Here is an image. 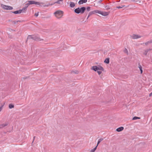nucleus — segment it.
<instances>
[{
    "label": "nucleus",
    "mask_w": 152,
    "mask_h": 152,
    "mask_svg": "<svg viewBox=\"0 0 152 152\" xmlns=\"http://www.w3.org/2000/svg\"><path fill=\"white\" fill-rule=\"evenodd\" d=\"M86 10V7H82L80 8L78 7L74 10V12L77 14L80 13L83 14Z\"/></svg>",
    "instance_id": "f257e3e1"
},
{
    "label": "nucleus",
    "mask_w": 152,
    "mask_h": 152,
    "mask_svg": "<svg viewBox=\"0 0 152 152\" xmlns=\"http://www.w3.org/2000/svg\"><path fill=\"white\" fill-rule=\"evenodd\" d=\"M32 39L36 41H40L41 40H43V39H40L37 36L34 35H28V36L27 39ZM27 41V40L26 42Z\"/></svg>",
    "instance_id": "f03ea898"
},
{
    "label": "nucleus",
    "mask_w": 152,
    "mask_h": 152,
    "mask_svg": "<svg viewBox=\"0 0 152 152\" xmlns=\"http://www.w3.org/2000/svg\"><path fill=\"white\" fill-rule=\"evenodd\" d=\"M63 11L60 10L56 11L54 13L55 16L58 18H61L63 15Z\"/></svg>",
    "instance_id": "7ed1b4c3"
},
{
    "label": "nucleus",
    "mask_w": 152,
    "mask_h": 152,
    "mask_svg": "<svg viewBox=\"0 0 152 152\" xmlns=\"http://www.w3.org/2000/svg\"><path fill=\"white\" fill-rule=\"evenodd\" d=\"M1 6L4 10H12L13 8L12 7L3 4H1Z\"/></svg>",
    "instance_id": "20e7f679"
},
{
    "label": "nucleus",
    "mask_w": 152,
    "mask_h": 152,
    "mask_svg": "<svg viewBox=\"0 0 152 152\" xmlns=\"http://www.w3.org/2000/svg\"><path fill=\"white\" fill-rule=\"evenodd\" d=\"M28 3L30 5L32 4H37L39 5V6L41 5V4H43L42 3H41L38 2H36L35 1H28Z\"/></svg>",
    "instance_id": "39448f33"
},
{
    "label": "nucleus",
    "mask_w": 152,
    "mask_h": 152,
    "mask_svg": "<svg viewBox=\"0 0 152 152\" xmlns=\"http://www.w3.org/2000/svg\"><path fill=\"white\" fill-rule=\"evenodd\" d=\"M97 13L100 14L104 16H106L108 15V13L107 12H102L98 10L97 11Z\"/></svg>",
    "instance_id": "423d86ee"
},
{
    "label": "nucleus",
    "mask_w": 152,
    "mask_h": 152,
    "mask_svg": "<svg viewBox=\"0 0 152 152\" xmlns=\"http://www.w3.org/2000/svg\"><path fill=\"white\" fill-rule=\"evenodd\" d=\"M91 69L94 70V71L96 72L98 70V67H97V66H93L91 68Z\"/></svg>",
    "instance_id": "0eeeda50"
},
{
    "label": "nucleus",
    "mask_w": 152,
    "mask_h": 152,
    "mask_svg": "<svg viewBox=\"0 0 152 152\" xmlns=\"http://www.w3.org/2000/svg\"><path fill=\"white\" fill-rule=\"evenodd\" d=\"M98 10H95L93 11H91L89 12L88 14L90 15V16H91L93 14H95V13H97Z\"/></svg>",
    "instance_id": "6e6552de"
},
{
    "label": "nucleus",
    "mask_w": 152,
    "mask_h": 152,
    "mask_svg": "<svg viewBox=\"0 0 152 152\" xmlns=\"http://www.w3.org/2000/svg\"><path fill=\"white\" fill-rule=\"evenodd\" d=\"M141 37V36H139L136 34H133L132 36V38L133 39H136L138 38H140Z\"/></svg>",
    "instance_id": "1a4fd4ad"
},
{
    "label": "nucleus",
    "mask_w": 152,
    "mask_h": 152,
    "mask_svg": "<svg viewBox=\"0 0 152 152\" xmlns=\"http://www.w3.org/2000/svg\"><path fill=\"white\" fill-rule=\"evenodd\" d=\"M87 1V0H80L78 2L79 4H82L83 3H86Z\"/></svg>",
    "instance_id": "9d476101"
},
{
    "label": "nucleus",
    "mask_w": 152,
    "mask_h": 152,
    "mask_svg": "<svg viewBox=\"0 0 152 152\" xmlns=\"http://www.w3.org/2000/svg\"><path fill=\"white\" fill-rule=\"evenodd\" d=\"M22 12V10H17L12 12L15 14H20Z\"/></svg>",
    "instance_id": "9b49d317"
},
{
    "label": "nucleus",
    "mask_w": 152,
    "mask_h": 152,
    "mask_svg": "<svg viewBox=\"0 0 152 152\" xmlns=\"http://www.w3.org/2000/svg\"><path fill=\"white\" fill-rule=\"evenodd\" d=\"M124 127L121 126V127H119L117 129H116V131L118 132H121V131H122V130H124Z\"/></svg>",
    "instance_id": "f8f14e48"
},
{
    "label": "nucleus",
    "mask_w": 152,
    "mask_h": 152,
    "mask_svg": "<svg viewBox=\"0 0 152 152\" xmlns=\"http://www.w3.org/2000/svg\"><path fill=\"white\" fill-rule=\"evenodd\" d=\"M138 67L140 69L141 74H142L143 72L142 67L141 65L140 64H138Z\"/></svg>",
    "instance_id": "ddd939ff"
},
{
    "label": "nucleus",
    "mask_w": 152,
    "mask_h": 152,
    "mask_svg": "<svg viewBox=\"0 0 152 152\" xmlns=\"http://www.w3.org/2000/svg\"><path fill=\"white\" fill-rule=\"evenodd\" d=\"M104 62L107 64H108L110 62V58H106L104 61Z\"/></svg>",
    "instance_id": "4468645a"
},
{
    "label": "nucleus",
    "mask_w": 152,
    "mask_h": 152,
    "mask_svg": "<svg viewBox=\"0 0 152 152\" xmlns=\"http://www.w3.org/2000/svg\"><path fill=\"white\" fill-rule=\"evenodd\" d=\"M97 67H98V70H101L102 71H103L104 70L103 68L100 65L98 66Z\"/></svg>",
    "instance_id": "2eb2a0df"
},
{
    "label": "nucleus",
    "mask_w": 152,
    "mask_h": 152,
    "mask_svg": "<svg viewBox=\"0 0 152 152\" xmlns=\"http://www.w3.org/2000/svg\"><path fill=\"white\" fill-rule=\"evenodd\" d=\"M8 125L7 124H3L0 125V129L2 128L7 126Z\"/></svg>",
    "instance_id": "dca6fc26"
},
{
    "label": "nucleus",
    "mask_w": 152,
    "mask_h": 152,
    "mask_svg": "<svg viewBox=\"0 0 152 152\" xmlns=\"http://www.w3.org/2000/svg\"><path fill=\"white\" fill-rule=\"evenodd\" d=\"M69 6L71 7H74L75 6V4L73 2H71Z\"/></svg>",
    "instance_id": "f3484780"
},
{
    "label": "nucleus",
    "mask_w": 152,
    "mask_h": 152,
    "mask_svg": "<svg viewBox=\"0 0 152 152\" xmlns=\"http://www.w3.org/2000/svg\"><path fill=\"white\" fill-rule=\"evenodd\" d=\"M103 140V139L102 138H101L99 139L98 141L97 145V146H98L99 144L101 142V141H102Z\"/></svg>",
    "instance_id": "a211bd4d"
},
{
    "label": "nucleus",
    "mask_w": 152,
    "mask_h": 152,
    "mask_svg": "<svg viewBox=\"0 0 152 152\" xmlns=\"http://www.w3.org/2000/svg\"><path fill=\"white\" fill-rule=\"evenodd\" d=\"M9 107L10 109H12L14 107V106L12 104H9Z\"/></svg>",
    "instance_id": "6ab92c4d"
},
{
    "label": "nucleus",
    "mask_w": 152,
    "mask_h": 152,
    "mask_svg": "<svg viewBox=\"0 0 152 152\" xmlns=\"http://www.w3.org/2000/svg\"><path fill=\"white\" fill-rule=\"evenodd\" d=\"M151 50V49H147L145 50V52L143 53V54L145 55H146L147 54V53L149 51Z\"/></svg>",
    "instance_id": "aec40b11"
},
{
    "label": "nucleus",
    "mask_w": 152,
    "mask_h": 152,
    "mask_svg": "<svg viewBox=\"0 0 152 152\" xmlns=\"http://www.w3.org/2000/svg\"><path fill=\"white\" fill-rule=\"evenodd\" d=\"M140 118L137 116H134L132 118L133 120H135L138 119H140Z\"/></svg>",
    "instance_id": "412c9836"
},
{
    "label": "nucleus",
    "mask_w": 152,
    "mask_h": 152,
    "mask_svg": "<svg viewBox=\"0 0 152 152\" xmlns=\"http://www.w3.org/2000/svg\"><path fill=\"white\" fill-rule=\"evenodd\" d=\"M97 147V146H96L95 148H94V149H92L91 150V152H94L95 151Z\"/></svg>",
    "instance_id": "4be33fe9"
},
{
    "label": "nucleus",
    "mask_w": 152,
    "mask_h": 152,
    "mask_svg": "<svg viewBox=\"0 0 152 152\" xmlns=\"http://www.w3.org/2000/svg\"><path fill=\"white\" fill-rule=\"evenodd\" d=\"M27 10V8L25 7H24L21 10H23V12H25L26 11V10Z\"/></svg>",
    "instance_id": "5701e85b"
},
{
    "label": "nucleus",
    "mask_w": 152,
    "mask_h": 152,
    "mask_svg": "<svg viewBox=\"0 0 152 152\" xmlns=\"http://www.w3.org/2000/svg\"><path fill=\"white\" fill-rule=\"evenodd\" d=\"M86 9L87 11H90L91 10V7H87L86 8Z\"/></svg>",
    "instance_id": "b1692460"
},
{
    "label": "nucleus",
    "mask_w": 152,
    "mask_h": 152,
    "mask_svg": "<svg viewBox=\"0 0 152 152\" xmlns=\"http://www.w3.org/2000/svg\"><path fill=\"white\" fill-rule=\"evenodd\" d=\"M124 52L125 53H127V54H128V50L126 48H125V49L124 50Z\"/></svg>",
    "instance_id": "393cba45"
},
{
    "label": "nucleus",
    "mask_w": 152,
    "mask_h": 152,
    "mask_svg": "<svg viewBox=\"0 0 152 152\" xmlns=\"http://www.w3.org/2000/svg\"><path fill=\"white\" fill-rule=\"evenodd\" d=\"M63 0H58L55 3L60 4V2L61 1H62Z\"/></svg>",
    "instance_id": "a878e982"
},
{
    "label": "nucleus",
    "mask_w": 152,
    "mask_h": 152,
    "mask_svg": "<svg viewBox=\"0 0 152 152\" xmlns=\"http://www.w3.org/2000/svg\"><path fill=\"white\" fill-rule=\"evenodd\" d=\"M29 5V4L28 3L25 4V7L26 8H27Z\"/></svg>",
    "instance_id": "bb28decb"
},
{
    "label": "nucleus",
    "mask_w": 152,
    "mask_h": 152,
    "mask_svg": "<svg viewBox=\"0 0 152 152\" xmlns=\"http://www.w3.org/2000/svg\"><path fill=\"white\" fill-rule=\"evenodd\" d=\"M125 6H117V8H118V9H120V8H122L123 7H124Z\"/></svg>",
    "instance_id": "cd10ccee"
},
{
    "label": "nucleus",
    "mask_w": 152,
    "mask_h": 152,
    "mask_svg": "<svg viewBox=\"0 0 152 152\" xmlns=\"http://www.w3.org/2000/svg\"><path fill=\"white\" fill-rule=\"evenodd\" d=\"M151 43L150 42V41H148L147 42H146L145 43V44L146 45H148L149 44H150Z\"/></svg>",
    "instance_id": "c85d7f7f"
},
{
    "label": "nucleus",
    "mask_w": 152,
    "mask_h": 152,
    "mask_svg": "<svg viewBox=\"0 0 152 152\" xmlns=\"http://www.w3.org/2000/svg\"><path fill=\"white\" fill-rule=\"evenodd\" d=\"M97 72L98 73V74L99 75H100L101 74V73H102V72L101 71H97Z\"/></svg>",
    "instance_id": "c756f323"
},
{
    "label": "nucleus",
    "mask_w": 152,
    "mask_h": 152,
    "mask_svg": "<svg viewBox=\"0 0 152 152\" xmlns=\"http://www.w3.org/2000/svg\"><path fill=\"white\" fill-rule=\"evenodd\" d=\"M105 9H106V10H109V9H110V8L109 7V6H106V7H105Z\"/></svg>",
    "instance_id": "7c9ffc66"
},
{
    "label": "nucleus",
    "mask_w": 152,
    "mask_h": 152,
    "mask_svg": "<svg viewBox=\"0 0 152 152\" xmlns=\"http://www.w3.org/2000/svg\"><path fill=\"white\" fill-rule=\"evenodd\" d=\"M29 77H23L22 78V79H26L28 78Z\"/></svg>",
    "instance_id": "2f4dec72"
},
{
    "label": "nucleus",
    "mask_w": 152,
    "mask_h": 152,
    "mask_svg": "<svg viewBox=\"0 0 152 152\" xmlns=\"http://www.w3.org/2000/svg\"><path fill=\"white\" fill-rule=\"evenodd\" d=\"M38 12L37 13H35L34 14V16H35L36 17H37L39 15Z\"/></svg>",
    "instance_id": "473e14b6"
},
{
    "label": "nucleus",
    "mask_w": 152,
    "mask_h": 152,
    "mask_svg": "<svg viewBox=\"0 0 152 152\" xmlns=\"http://www.w3.org/2000/svg\"><path fill=\"white\" fill-rule=\"evenodd\" d=\"M18 22V21H15V20L12 22L15 24H16V23H17Z\"/></svg>",
    "instance_id": "72a5a7b5"
},
{
    "label": "nucleus",
    "mask_w": 152,
    "mask_h": 152,
    "mask_svg": "<svg viewBox=\"0 0 152 152\" xmlns=\"http://www.w3.org/2000/svg\"><path fill=\"white\" fill-rule=\"evenodd\" d=\"M3 105H2L1 107H0V112L2 110V107H3Z\"/></svg>",
    "instance_id": "f704fd0d"
},
{
    "label": "nucleus",
    "mask_w": 152,
    "mask_h": 152,
    "mask_svg": "<svg viewBox=\"0 0 152 152\" xmlns=\"http://www.w3.org/2000/svg\"><path fill=\"white\" fill-rule=\"evenodd\" d=\"M9 37L10 38L12 39V36L11 35H9Z\"/></svg>",
    "instance_id": "c9c22d12"
},
{
    "label": "nucleus",
    "mask_w": 152,
    "mask_h": 152,
    "mask_svg": "<svg viewBox=\"0 0 152 152\" xmlns=\"http://www.w3.org/2000/svg\"><path fill=\"white\" fill-rule=\"evenodd\" d=\"M152 95V92L149 94V96H151Z\"/></svg>",
    "instance_id": "e433bc0d"
},
{
    "label": "nucleus",
    "mask_w": 152,
    "mask_h": 152,
    "mask_svg": "<svg viewBox=\"0 0 152 152\" xmlns=\"http://www.w3.org/2000/svg\"><path fill=\"white\" fill-rule=\"evenodd\" d=\"M90 16V15L88 14V16L87 18V19H88V18Z\"/></svg>",
    "instance_id": "4c0bfd02"
},
{
    "label": "nucleus",
    "mask_w": 152,
    "mask_h": 152,
    "mask_svg": "<svg viewBox=\"0 0 152 152\" xmlns=\"http://www.w3.org/2000/svg\"><path fill=\"white\" fill-rule=\"evenodd\" d=\"M150 42L151 43H152V39L151 40H150Z\"/></svg>",
    "instance_id": "58836bf2"
},
{
    "label": "nucleus",
    "mask_w": 152,
    "mask_h": 152,
    "mask_svg": "<svg viewBox=\"0 0 152 152\" xmlns=\"http://www.w3.org/2000/svg\"><path fill=\"white\" fill-rule=\"evenodd\" d=\"M78 72L77 71H76V72H75V73L78 74Z\"/></svg>",
    "instance_id": "ea45409f"
},
{
    "label": "nucleus",
    "mask_w": 152,
    "mask_h": 152,
    "mask_svg": "<svg viewBox=\"0 0 152 152\" xmlns=\"http://www.w3.org/2000/svg\"><path fill=\"white\" fill-rule=\"evenodd\" d=\"M9 30H10V31L12 30V29H10H10H9Z\"/></svg>",
    "instance_id": "a19ab883"
},
{
    "label": "nucleus",
    "mask_w": 152,
    "mask_h": 152,
    "mask_svg": "<svg viewBox=\"0 0 152 152\" xmlns=\"http://www.w3.org/2000/svg\"><path fill=\"white\" fill-rule=\"evenodd\" d=\"M35 137V136L34 137V140H33V142L34 141V139Z\"/></svg>",
    "instance_id": "79ce46f5"
},
{
    "label": "nucleus",
    "mask_w": 152,
    "mask_h": 152,
    "mask_svg": "<svg viewBox=\"0 0 152 152\" xmlns=\"http://www.w3.org/2000/svg\"><path fill=\"white\" fill-rule=\"evenodd\" d=\"M17 21H18V22H21V21H20V20H18Z\"/></svg>",
    "instance_id": "37998d69"
}]
</instances>
